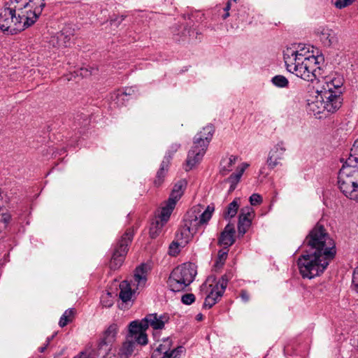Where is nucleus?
<instances>
[{"label":"nucleus","instance_id":"nucleus-57","mask_svg":"<svg viewBox=\"0 0 358 358\" xmlns=\"http://www.w3.org/2000/svg\"><path fill=\"white\" fill-rule=\"evenodd\" d=\"M357 194H358V188H357Z\"/></svg>","mask_w":358,"mask_h":358},{"label":"nucleus","instance_id":"nucleus-25","mask_svg":"<svg viewBox=\"0 0 358 358\" xmlns=\"http://www.w3.org/2000/svg\"><path fill=\"white\" fill-rule=\"evenodd\" d=\"M120 292L119 296L120 299L124 303L130 301L132 296V291L128 282L126 280L122 281L120 284Z\"/></svg>","mask_w":358,"mask_h":358},{"label":"nucleus","instance_id":"nucleus-12","mask_svg":"<svg viewBox=\"0 0 358 358\" xmlns=\"http://www.w3.org/2000/svg\"><path fill=\"white\" fill-rule=\"evenodd\" d=\"M287 150L283 141H279L270 150L266 164L269 169H273L278 166L282 165V160L284 159L285 153Z\"/></svg>","mask_w":358,"mask_h":358},{"label":"nucleus","instance_id":"nucleus-45","mask_svg":"<svg viewBox=\"0 0 358 358\" xmlns=\"http://www.w3.org/2000/svg\"><path fill=\"white\" fill-rule=\"evenodd\" d=\"M352 285L358 292V266L355 269L352 275Z\"/></svg>","mask_w":358,"mask_h":358},{"label":"nucleus","instance_id":"nucleus-19","mask_svg":"<svg viewBox=\"0 0 358 358\" xmlns=\"http://www.w3.org/2000/svg\"><path fill=\"white\" fill-rule=\"evenodd\" d=\"M176 205V202L168 199L164 206L162 207L161 213L157 219L161 222V227H164L168 222Z\"/></svg>","mask_w":358,"mask_h":358},{"label":"nucleus","instance_id":"nucleus-38","mask_svg":"<svg viewBox=\"0 0 358 358\" xmlns=\"http://www.w3.org/2000/svg\"><path fill=\"white\" fill-rule=\"evenodd\" d=\"M101 303L103 306L106 308H110L113 305V299L112 294L110 292H107L103 295L101 299Z\"/></svg>","mask_w":358,"mask_h":358},{"label":"nucleus","instance_id":"nucleus-41","mask_svg":"<svg viewBox=\"0 0 358 358\" xmlns=\"http://www.w3.org/2000/svg\"><path fill=\"white\" fill-rule=\"evenodd\" d=\"M179 245L181 246L180 241H176L171 243L169 246V254L173 256L177 255L180 252L178 249Z\"/></svg>","mask_w":358,"mask_h":358},{"label":"nucleus","instance_id":"nucleus-31","mask_svg":"<svg viewBox=\"0 0 358 358\" xmlns=\"http://www.w3.org/2000/svg\"><path fill=\"white\" fill-rule=\"evenodd\" d=\"M238 207L239 205L237 200L234 199L228 205L227 210L224 213V217L225 219L234 217L238 212Z\"/></svg>","mask_w":358,"mask_h":358},{"label":"nucleus","instance_id":"nucleus-50","mask_svg":"<svg viewBox=\"0 0 358 358\" xmlns=\"http://www.w3.org/2000/svg\"><path fill=\"white\" fill-rule=\"evenodd\" d=\"M57 335V333H55L53 335H52L50 337H48L47 338V340H46V346H48V345L50 344V341L55 338V336Z\"/></svg>","mask_w":358,"mask_h":358},{"label":"nucleus","instance_id":"nucleus-52","mask_svg":"<svg viewBox=\"0 0 358 358\" xmlns=\"http://www.w3.org/2000/svg\"><path fill=\"white\" fill-rule=\"evenodd\" d=\"M73 358H87V355L85 352H80L78 356Z\"/></svg>","mask_w":358,"mask_h":358},{"label":"nucleus","instance_id":"nucleus-22","mask_svg":"<svg viewBox=\"0 0 358 358\" xmlns=\"http://www.w3.org/2000/svg\"><path fill=\"white\" fill-rule=\"evenodd\" d=\"M164 317L158 316L157 314L148 315L143 321H145L146 329L150 326L154 329H162L164 327V321L163 320Z\"/></svg>","mask_w":358,"mask_h":358},{"label":"nucleus","instance_id":"nucleus-37","mask_svg":"<svg viewBox=\"0 0 358 358\" xmlns=\"http://www.w3.org/2000/svg\"><path fill=\"white\" fill-rule=\"evenodd\" d=\"M356 0H331L332 4L338 9L344 8L351 5Z\"/></svg>","mask_w":358,"mask_h":358},{"label":"nucleus","instance_id":"nucleus-1","mask_svg":"<svg viewBox=\"0 0 358 358\" xmlns=\"http://www.w3.org/2000/svg\"><path fill=\"white\" fill-rule=\"evenodd\" d=\"M44 0H10L0 13V29L14 35L33 25L42 13Z\"/></svg>","mask_w":358,"mask_h":358},{"label":"nucleus","instance_id":"nucleus-2","mask_svg":"<svg viewBox=\"0 0 358 358\" xmlns=\"http://www.w3.org/2000/svg\"><path fill=\"white\" fill-rule=\"evenodd\" d=\"M283 59L287 70L306 81L319 82L324 77L320 66L322 58L310 52L309 45L298 44L287 48Z\"/></svg>","mask_w":358,"mask_h":358},{"label":"nucleus","instance_id":"nucleus-20","mask_svg":"<svg viewBox=\"0 0 358 358\" xmlns=\"http://www.w3.org/2000/svg\"><path fill=\"white\" fill-rule=\"evenodd\" d=\"M136 345L138 344L136 341L126 336L125 341L120 348L117 353L119 358H129L134 352Z\"/></svg>","mask_w":358,"mask_h":358},{"label":"nucleus","instance_id":"nucleus-47","mask_svg":"<svg viewBox=\"0 0 358 358\" xmlns=\"http://www.w3.org/2000/svg\"><path fill=\"white\" fill-rule=\"evenodd\" d=\"M240 296L244 302H248L250 299V296L245 290H242Z\"/></svg>","mask_w":358,"mask_h":358},{"label":"nucleus","instance_id":"nucleus-35","mask_svg":"<svg viewBox=\"0 0 358 358\" xmlns=\"http://www.w3.org/2000/svg\"><path fill=\"white\" fill-rule=\"evenodd\" d=\"M164 227H161V222L159 220H155L151 224L150 228V236L152 238H155L159 233L162 231V229Z\"/></svg>","mask_w":358,"mask_h":358},{"label":"nucleus","instance_id":"nucleus-49","mask_svg":"<svg viewBox=\"0 0 358 358\" xmlns=\"http://www.w3.org/2000/svg\"><path fill=\"white\" fill-rule=\"evenodd\" d=\"M180 144L173 143L171 146V150L173 153L176 152L180 148Z\"/></svg>","mask_w":358,"mask_h":358},{"label":"nucleus","instance_id":"nucleus-18","mask_svg":"<svg viewBox=\"0 0 358 358\" xmlns=\"http://www.w3.org/2000/svg\"><path fill=\"white\" fill-rule=\"evenodd\" d=\"M248 166H249V164L248 163H246V162L242 163L238 167L236 172L231 174L230 176L228 177L225 180V181L227 182L230 183V187H229L230 192H232L236 189V185L240 181L244 171Z\"/></svg>","mask_w":358,"mask_h":358},{"label":"nucleus","instance_id":"nucleus-48","mask_svg":"<svg viewBox=\"0 0 358 358\" xmlns=\"http://www.w3.org/2000/svg\"><path fill=\"white\" fill-rule=\"evenodd\" d=\"M227 252H219V260L221 264L222 265L224 264V260L227 259Z\"/></svg>","mask_w":358,"mask_h":358},{"label":"nucleus","instance_id":"nucleus-33","mask_svg":"<svg viewBox=\"0 0 358 358\" xmlns=\"http://www.w3.org/2000/svg\"><path fill=\"white\" fill-rule=\"evenodd\" d=\"M229 279V278L227 275H224L215 284L213 289L217 292L219 294H221V296H222L227 286Z\"/></svg>","mask_w":358,"mask_h":358},{"label":"nucleus","instance_id":"nucleus-24","mask_svg":"<svg viewBox=\"0 0 358 358\" xmlns=\"http://www.w3.org/2000/svg\"><path fill=\"white\" fill-rule=\"evenodd\" d=\"M185 352L183 346H178L173 349L169 350L166 353H162V355L158 356L157 352H152V358H180L181 355Z\"/></svg>","mask_w":358,"mask_h":358},{"label":"nucleus","instance_id":"nucleus-9","mask_svg":"<svg viewBox=\"0 0 358 358\" xmlns=\"http://www.w3.org/2000/svg\"><path fill=\"white\" fill-rule=\"evenodd\" d=\"M196 275L194 264L185 263L175 268L171 273L167 281L168 286L172 292L184 290L194 280Z\"/></svg>","mask_w":358,"mask_h":358},{"label":"nucleus","instance_id":"nucleus-55","mask_svg":"<svg viewBox=\"0 0 358 358\" xmlns=\"http://www.w3.org/2000/svg\"><path fill=\"white\" fill-rule=\"evenodd\" d=\"M229 16V12H225L224 15L222 16L223 19L225 20Z\"/></svg>","mask_w":358,"mask_h":358},{"label":"nucleus","instance_id":"nucleus-17","mask_svg":"<svg viewBox=\"0 0 358 358\" xmlns=\"http://www.w3.org/2000/svg\"><path fill=\"white\" fill-rule=\"evenodd\" d=\"M235 229L233 224H228L220 234L218 239V243L224 248H229L235 241L234 239Z\"/></svg>","mask_w":358,"mask_h":358},{"label":"nucleus","instance_id":"nucleus-26","mask_svg":"<svg viewBox=\"0 0 358 358\" xmlns=\"http://www.w3.org/2000/svg\"><path fill=\"white\" fill-rule=\"evenodd\" d=\"M171 158V155H166L164 157V160L161 164L160 169L157 173V180H155V184L160 185L162 179L164 177L165 171L168 170L169 164V159Z\"/></svg>","mask_w":358,"mask_h":358},{"label":"nucleus","instance_id":"nucleus-21","mask_svg":"<svg viewBox=\"0 0 358 358\" xmlns=\"http://www.w3.org/2000/svg\"><path fill=\"white\" fill-rule=\"evenodd\" d=\"M238 157L235 155L223 157L220 164V173L222 176L227 175L232 171Z\"/></svg>","mask_w":358,"mask_h":358},{"label":"nucleus","instance_id":"nucleus-42","mask_svg":"<svg viewBox=\"0 0 358 358\" xmlns=\"http://www.w3.org/2000/svg\"><path fill=\"white\" fill-rule=\"evenodd\" d=\"M181 301L184 304L190 305L194 302L195 296L193 294L191 293L185 294L182 296Z\"/></svg>","mask_w":358,"mask_h":358},{"label":"nucleus","instance_id":"nucleus-14","mask_svg":"<svg viewBox=\"0 0 358 358\" xmlns=\"http://www.w3.org/2000/svg\"><path fill=\"white\" fill-rule=\"evenodd\" d=\"M306 110L310 115H313L317 118H322V114L327 115L326 108L322 103L319 94L308 100Z\"/></svg>","mask_w":358,"mask_h":358},{"label":"nucleus","instance_id":"nucleus-23","mask_svg":"<svg viewBox=\"0 0 358 358\" xmlns=\"http://www.w3.org/2000/svg\"><path fill=\"white\" fill-rule=\"evenodd\" d=\"M187 186L185 180H180L176 182L173 188V190L169 196V199L176 203L181 198L183 194L184 190Z\"/></svg>","mask_w":358,"mask_h":358},{"label":"nucleus","instance_id":"nucleus-8","mask_svg":"<svg viewBox=\"0 0 358 358\" xmlns=\"http://www.w3.org/2000/svg\"><path fill=\"white\" fill-rule=\"evenodd\" d=\"M215 129L212 125H207L202 131L196 134L194 138L193 146L188 152L186 171L192 169L202 160Z\"/></svg>","mask_w":358,"mask_h":358},{"label":"nucleus","instance_id":"nucleus-32","mask_svg":"<svg viewBox=\"0 0 358 358\" xmlns=\"http://www.w3.org/2000/svg\"><path fill=\"white\" fill-rule=\"evenodd\" d=\"M70 41V38L65 35L64 32L58 33L56 36L52 37V43L55 45V41H57V45L58 48L66 47L68 42Z\"/></svg>","mask_w":358,"mask_h":358},{"label":"nucleus","instance_id":"nucleus-39","mask_svg":"<svg viewBox=\"0 0 358 358\" xmlns=\"http://www.w3.org/2000/svg\"><path fill=\"white\" fill-rule=\"evenodd\" d=\"M136 94V88L134 87H126L124 90H119L117 93V97L122 96H132Z\"/></svg>","mask_w":358,"mask_h":358},{"label":"nucleus","instance_id":"nucleus-16","mask_svg":"<svg viewBox=\"0 0 358 358\" xmlns=\"http://www.w3.org/2000/svg\"><path fill=\"white\" fill-rule=\"evenodd\" d=\"M118 328L117 324H113L110 325L108 329L104 331L103 337L99 343V348L100 349L104 347H110L115 341Z\"/></svg>","mask_w":358,"mask_h":358},{"label":"nucleus","instance_id":"nucleus-51","mask_svg":"<svg viewBox=\"0 0 358 358\" xmlns=\"http://www.w3.org/2000/svg\"><path fill=\"white\" fill-rule=\"evenodd\" d=\"M231 0H229L228 1V2L227 3V5L226 6L224 7V10L225 12H229L230 8H231Z\"/></svg>","mask_w":358,"mask_h":358},{"label":"nucleus","instance_id":"nucleus-34","mask_svg":"<svg viewBox=\"0 0 358 358\" xmlns=\"http://www.w3.org/2000/svg\"><path fill=\"white\" fill-rule=\"evenodd\" d=\"M271 82L277 87L286 88L289 86V80L282 75H277L272 78Z\"/></svg>","mask_w":358,"mask_h":358},{"label":"nucleus","instance_id":"nucleus-5","mask_svg":"<svg viewBox=\"0 0 358 358\" xmlns=\"http://www.w3.org/2000/svg\"><path fill=\"white\" fill-rule=\"evenodd\" d=\"M303 244L306 250L334 257L336 253L334 241L326 231L324 227L317 224L306 236Z\"/></svg>","mask_w":358,"mask_h":358},{"label":"nucleus","instance_id":"nucleus-44","mask_svg":"<svg viewBox=\"0 0 358 358\" xmlns=\"http://www.w3.org/2000/svg\"><path fill=\"white\" fill-rule=\"evenodd\" d=\"M124 20V17L123 15L121 16H114L110 19V24L115 27H117L123 20Z\"/></svg>","mask_w":358,"mask_h":358},{"label":"nucleus","instance_id":"nucleus-56","mask_svg":"<svg viewBox=\"0 0 358 358\" xmlns=\"http://www.w3.org/2000/svg\"><path fill=\"white\" fill-rule=\"evenodd\" d=\"M71 79H72V78H71V77H70V78H67V80H71Z\"/></svg>","mask_w":358,"mask_h":358},{"label":"nucleus","instance_id":"nucleus-6","mask_svg":"<svg viewBox=\"0 0 358 358\" xmlns=\"http://www.w3.org/2000/svg\"><path fill=\"white\" fill-rule=\"evenodd\" d=\"M333 259L334 257L306 250L297 260L299 273L303 278L312 279L319 276L324 273Z\"/></svg>","mask_w":358,"mask_h":358},{"label":"nucleus","instance_id":"nucleus-54","mask_svg":"<svg viewBox=\"0 0 358 358\" xmlns=\"http://www.w3.org/2000/svg\"><path fill=\"white\" fill-rule=\"evenodd\" d=\"M48 346H46V344L44 345V346H42L41 348H39L38 350L40 352H43L45 349L47 348Z\"/></svg>","mask_w":358,"mask_h":358},{"label":"nucleus","instance_id":"nucleus-30","mask_svg":"<svg viewBox=\"0 0 358 358\" xmlns=\"http://www.w3.org/2000/svg\"><path fill=\"white\" fill-rule=\"evenodd\" d=\"M74 313L75 310L73 308H69L66 310L59 319V327H64L69 322H71L73 320Z\"/></svg>","mask_w":358,"mask_h":358},{"label":"nucleus","instance_id":"nucleus-43","mask_svg":"<svg viewBox=\"0 0 358 358\" xmlns=\"http://www.w3.org/2000/svg\"><path fill=\"white\" fill-rule=\"evenodd\" d=\"M0 216V222L3 224V227H6L10 221L11 215L8 213H2Z\"/></svg>","mask_w":358,"mask_h":358},{"label":"nucleus","instance_id":"nucleus-53","mask_svg":"<svg viewBox=\"0 0 358 358\" xmlns=\"http://www.w3.org/2000/svg\"><path fill=\"white\" fill-rule=\"evenodd\" d=\"M203 315H202L201 313H199V314H198V315L196 316V320H198V321H201V320H203Z\"/></svg>","mask_w":358,"mask_h":358},{"label":"nucleus","instance_id":"nucleus-10","mask_svg":"<svg viewBox=\"0 0 358 358\" xmlns=\"http://www.w3.org/2000/svg\"><path fill=\"white\" fill-rule=\"evenodd\" d=\"M133 236V230L128 229L118 240L114 247L113 255L109 262V267L111 270L115 271L122 265L125 256L129 250V245L131 243Z\"/></svg>","mask_w":358,"mask_h":358},{"label":"nucleus","instance_id":"nucleus-29","mask_svg":"<svg viewBox=\"0 0 358 358\" xmlns=\"http://www.w3.org/2000/svg\"><path fill=\"white\" fill-rule=\"evenodd\" d=\"M173 347V341L170 338H166L162 340V343H160L153 352H157L158 356L162 355V353H166L169 350H171Z\"/></svg>","mask_w":358,"mask_h":358},{"label":"nucleus","instance_id":"nucleus-4","mask_svg":"<svg viewBox=\"0 0 358 358\" xmlns=\"http://www.w3.org/2000/svg\"><path fill=\"white\" fill-rule=\"evenodd\" d=\"M202 209L199 205L192 208L187 213L183 225L178 230L176 239L180 241L182 247L189 243L200 226L208 223L215 210L212 206H208L203 211Z\"/></svg>","mask_w":358,"mask_h":358},{"label":"nucleus","instance_id":"nucleus-27","mask_svg":"<svg viewBox=\"0 0 358 358\" xmlns=\"http://www.w3.org/2000/svg\"><path fill=\"white\" fill-rule=\"evenodd\" d=\"M222 297L221 294H219L213 289L207 295L203 303V308H212Z\"/></svg>","mask_w":358,"mask_h":358},{"label":"nucleus","instance_id":"nucleus-28","mask_svg":"<svg viewBox=\"0 0 358 358\" xmlns=\"http://www.w3.org/2000/svg\"><path fill=\"white\" fill-rule=\"evenodd\" d=\"M134 281L137 282V286H143L146 282V271L143 266L136 268L134 275Z\"/></svg>","mask_w":358,"mask_h":358},{"label":"nucleus","instance_id":"nucleus-11","mask_svg":"<svg viewBox=\"0 0 358 358\" xmlns=\"http://www.w3.org/2000/svg\"><path fill=\"white\" fill-rule=\"evenodd\" d=\"M146 323L141 320H134L129 324V331L126 336L128 338L134 339L140 345H145L148 343V335L146 334Z\"/></svg>","mask_w":358,"mask_h":358},{"label":"nucleus","instance_id":"nucleus-7","mask_svg":"<svg viewBox=\"0 0 358 358\" xmlns=\"http://www.w3.org/2000/svg\"><path fill=\"white\" fill-rule=\"evenodd\" d=\"M352 159H346L338 175V187L350 199L358 202V166L352 164Z\"/></svg>","mask_w":358,"mask_h":358},{"label":"nucleus","instance_id":"nucleus-13","mask_svg":"<svg viewBox=\"0 0 358 358\" xmlns=\"http://www.w3.org/2000/svg\"><path fill=\"white\" fill-rule=\"evenodd\" d=\"M254 213L253 209L250 206H245L241 210L239 215L238 232L239 236H243L252 224V217Z\"/></svg>","mask_w":358,"mask_h":358},{"label":"nucleus","instance_id":"nucleus-3","mask_svg":"<svg viewBox=\"0 0 358 358\" xmlns=\"http://www.w3.org/2000/svg\"><path fill=\"white\" fill-rule=\"evenodd\" d=\"M343 77L337 73H331L317 82L316 93L319 94L327 114L336 113L342 106Z\"/></svg>","mask_w":358,"mask_h":358},{"label":"nucleus","instance_id":"nucleus-46","mask_svg":"<svg viewBox=\"0 0 358 358\" xmlns=\"http://www.w3.org/2000/svg\"><path fill=\"white\" fill-rule=\"evenodd\" d=\"M92 73V71H90L87 68H81L80 70H79V75L82 77H87L90 75H91Z\"/></svg>","mask_w":358,"mask_h":358},{"label":"nucleus","instance_id":"nucleus-40","mask_svg":"<svg viewBox=\"0 0 358 358\" xmlns=\"http://www.w3.org/2000/svg\"><path fill=\"white\" fill-rule=\"evenodd\" d=\"M262 197L259 194H252L250 196V203L252 206L259 205L262 203Z\"/></svg>","mask_w":358,"mask_h":358},{"label":"nucleus","instance_id":"nucleus-36","mask_svg":"<svg viewBox=\"0 0 358 358\" xmlns=\"http://www.w3.org/2000/svg\"><path fill=\"white\" fill-rule=\"evenodd\" d=\"M347 159H352V164L358 165V138L354 142L350 157Z\"/></svg>","mask_w":358,"mask_h":358},{"label":"nucleus","instance_id":"nucleus-15","mask_svg":"<svg viewBox=\"0 0 358 358\" xmlns=\"http://www.w3.org/2000/svg\"><path fill=\"white\" fill-rule=\"evenodd\" d=\"M317 34L320 41L325 46H330L338 41L336 32L327 26H321L317 29Z\"/></svg>","mask_w":358,"mask_h":358}]
</instances>
